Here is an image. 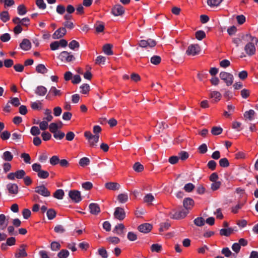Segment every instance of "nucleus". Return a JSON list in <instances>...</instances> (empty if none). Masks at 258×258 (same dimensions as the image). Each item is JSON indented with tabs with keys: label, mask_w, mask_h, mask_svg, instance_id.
I'll return each instance as SVG.
<instances>
[{
	"label": "nucleus",
	"mask_w": 258,
	"mask_h": 258,
	"mask_svg": "<svg viewBox=\"0 0 258 258\" xmlns=\"http://www.w3.org/2000/svg\"><path fill=\"white\" fill-rule=\"evenodd\" d=\"M231 37L232 42L237 47L241 43H246L250 40L258 42V39L252 36L250 33H229Z\"/></svg>",
	"instance_id": "1"
},
{
	"label": "nucleus",
	"mask_w": 258,
	"mask_h": 258,
	"mask_svg": "<svg viewBox=\"0 0 258 258\" xmlns=\"http://www.w3.org/2000/svg\"><path fill=\"white\" fill-rule=\"evenodd\" d=\"M84 136L92 147L96 146V143L99 141V135H93L90 131L85 132Z\"/></svg>",
	"instance_id": "2"
},
{
	"label": "nucleus",
	"mask_w": 258,
	"mask_h": 258,
	"mask_svg": "<svg viewBox=\"0 0 258 258\" xmlns=\"http://www.w3.org/2000/svg\"><path fill=\"white\" fill-rule=\"evenodd\" d=\"M220 79L224 81L227 86L231 85L233 82V76L229 73L221 72L219 74Z\"/></svg>",
	"instance_id": "3"
},
{
	"label": "nucleus",
	"mask_w": 258,
	"mask_h": 258,
	"mask_svg": "<svg viewBox=\"0 0 258 258\" xmlns=\"http://www.w3.org/2000/svg\"><path fill=\"white\" fill-rule=\"evenodd\" d=\"M58 58L62 61L70 62L75 60V56L71 54V52H68L67 51H62L59 56Z\"/></svg>",
	"instance_id": "4"
},
{
	"label": "nucleus",
	"mask_w": 258,
	"mask_h": 258,
	"mask_svg": "<svg viewBox=\"0 0 258 258\" xmlns=\"http://www.w3.org/2000/svg\"><path fill=\"white\" fill-rule=\"evenodd\" d=\"M246 42H247V43L244 47L245 52L248 55H252L254 54L255 52V47L254 45L256 44L257 42H255L252 40L247 41Z\"/></svg>",
	"instance_id": "5"
},
{
	"label": "nucleus",
	"mask_w": 258,
	"mask_h": 258,
	"mask_svg": "<svg viewBox=\"0 0 258 258\" xmlns=\"http://www.w3.org/2000/svg\"><path fill=\"white\" fill-rule=\"evenodd\" d=\"M69 196L76 203H79L82 200L80 191L77 190H71L69 192Z\"/></svg>",
	"instance_id": "6"
},
{
	"label": "nucleus",
	"mask_w": 258,
	"mask_h": 258,
	"mask_svg": "<svg viewBox=\"0 0 258 258\" xmlns=\"http://www.w3.org/2000/svg\"><path fill=\"white\" fill-rule=\"evenodd\" d=\"M200 51V47L198 44H191L188 47L186 53L188 55L194 56L198 54Z\"/></svg>",
	"instance_id": "7"
},
{
	"label": "nucleus",
	"mask_w": 258,
	"mask_h": 258,
	"mask_svg": "<svg viewBox=\"0 0 258 258\" xmlns=\"http://www.w3.org/2000/svg\"><path fill=\"white\" fill-rule=\"evenodd\" d=\"M35 192L45 197L50 196V192L44 185L36 186L35 188Z\"/></svg>",
	"instance_id": "8"
},
{
	"label": "nucleus",
	"mask_w": 258,
	"mask_h": 258,
	"mask_svg": "<svg viewBox=\"0 0 258 258\" xmlns=\"http://www.w3.org/2000/svg\"><path fill=\"white\" fill-rule=\"evenodd\" d=\"M114 216L116 219L120 221L123 220L125 217V213L124 209L120 207L116 208L114 212Z\"/></svg>",
	"instance_id": "9"
},
{
	"label": "nucleus",
	"mask_w": 258,
	"mask_h": 258,
	"mask_svg": "<svg viewBox=\"0 0 258 258\" xmlns=\"http://www.w3.org/2000/svg\"><path fill=\"white\" fill-rule=\"evenodd\" d=\"M112 13L115 16H121L124 14V9L120 5L117 4L112 8Z\"/></svg>",
	"instance_id": "10"
},
{
	"label": "nucleus",
	"mask_w": 258,
	"mask_h": 258,
	"mask_svg": "<svg viewBox=\"0 0 258 258\" xmlns=\"http://www.w3.org/2000/svg\"><path fill=\"white\" fill-rule=\"evenodd\" d=\"M153 226L149 223H144L139 225L138 229L139 231L144 233H149L152 229Z\"/></svg>",
	"instance_id": "11"
},
{
	"label": "nucleus",
	"mask_w": 258,
	"mask_h": 258,
	"mask_svg": "<svg viewBox=\"0 0 258 258\" xmlns=\"http://www.w3.org/2000/svg\"><path fill=\"white\" fill-rule=\"evenodd\" d=\"M194 201L190 198H186L183 201V206L185 209L188 211L194 206Z\"/></svg>",
	"instance_id": "12"
},
{
	"label": "nucleus",
	"mask_w": 258,
	"mask_h": 258,
	"mask_svg": "<svg viewBox=\"0 0 258 258\" xmlns=\"http://www.w3.org/2000/svg\"><path fill=\"white\" fill-rule=\"evenodd\" d=\"M89 209L91 214L95 215H98L100 212V208L97 203H91L89 205Z\"/></svg>",
	"instance_id": "13"
},
{
	"label": "nucleus",
	"mask_w": 258,
	"mask_h": 258,
	"mask_svg": "<svg viewBox=\"0 0 258 258\" xmlns=\"http://www.w3.org/2000/svg\"><path fill=\"white\" fill-rule=\"evenodd\" d=\"M26 246L24 244H21L20 248L18 250V252L15 253V256L16 258H20L22 257H26L27 256V253L25 250V247Z\"/></svg>",
	"instance_id": "14"
},
{
	"label": "nucleus",
	"mask_w": 258,
	"mask_h": 258,
	"mask_svg": "<svg viewBox=\"0 0 258 258\" xmlns=\"http://www.w3.org/2000/svg\"><path fill=\"white\" fill-rule=\"evenodd\" d=\"M9 224L8 219H6V216L3 214H0V230H4L8 226Z\"/></svg>",
	"instance_id": "15"
},
{
	"label": "nucleus",
	"mask_w": 258,
	"mask_h": 258,
	"mask_svg": "<svg viewBox=\"0 0 258 258\" xmlns=\"http://www.w3.org/2000/svg\"><path fill=\"white\" fill-rule=\"evenodd\" d=\"M20 47L23 50L27 51L31 49V43L28 39L25 38L20 43Z\"/></svg>",
	"instance_id": "16"
},
{
	"label": "nucleus",
	"mask_w": 258,
	"mask_h": 258,
	"mask_svg": "<svg viewBox=\"0 0 258 258\" xmlns=\"http://www.w3.org/2000/svg\"><path fill=\"white\" fill-rule=\"evenodd\" d=\"M105 187L109 190H116L119 189L120 185L117 182H109L105 184Z\"/></svg>",
	"instance_id": "17"
},
{
	"label": "nucleus",
	"mask_w": 258,
	"mask_h": 258,
	"mask_svg": "<svg viewBox=\"0 0 258 258\" xmlns=\"http://www.w3.org/2000/svg\"><path fill=\"white\" fill-rule=\"evenodd\" d=\"M7 189L11 194H17L18 192V186L16 183H10L7 185Z\"/></svg>",
	"instance_id": "18"
},
{
	"label": "nucleus",
	"mask_w": 258,
	"mask_h": 258,
	"mask_svg": "<svg viewBox=\"0 0 258 258\" xmlns=\"http://www.w3.org/2000/svg\"><path fill=\"white\" fill-rule=\"evenodd\" d=\"M47 89L43 86H38L35 90V94L39 96H43L47 93Z\"/></svg>",
	"instance_id": "19"
},
{
	"label": "nucleus",
	"mask_w": 258,
	"mask_h": 258,
	"mask_svg": "<svg viewBox=\"0 0 258 258\" xmlns=\"http://www.w3.org/2000/svg\"><path fill=\"white\" fill-rule=\"evenodd\" d=\"M60 126L54 122L51 123L49 125V131L54 135L56 132L58 131L59 128H60L62 126V123L60 121Z\"/></svg>",
	"instance_id": "20"
},
{
	"label": "nucleus",
	"mask_w": 258,
	"mask_h": 258,
	"mask_svg": "<svg viewBox=\"0 0 258 258\" xmlns=\"http://www.w3.org/2000/svg\"><path fill=\"white\" fill-rule=\"evenodd\" d=\"M124 229V225L123 224H119L115 226L113 230V232L119 235H121L123 234Z\"/></svg>",
	"instance_id": "21"
},
{
	"label": "nucleus",
	"mask_w": 258,
	"mask_h": 258,
	"mask_svg": "<svg viewBox=\"0 0 258 258\" xmlns=\"http://www.w3.org/2000/svg\"><path fill=\"white\" fill-rule=\"evenodd\" d=\"M210 97L213 99L215 102L219 101L221 98V94L218 91H211L210 94Z\"/></svg>",
	"instance_id": "22"
},
{
	"label": "nucleus",
	"mask_w": 258,
	"mask_h": 258,
	"mask_svg": "<svg viewBox=\"0 0 258 258\" xmlns=\"http://www.w3.org/2000/svg\"><path fill=\"white\" fill-rule=\"evenodd\" d=\"M112 45L110 44H106L103 46V51L105 54L108 55H111L113 54V51L112 50Z\"/></svg>",
	"instance_id": "23"
},
{
	"label": "nucleus",
	"mask_w": 258,
	"mask_h": 258,
	"mask_svg": "<svg viewBox=\"0 0 258 258\" xmlns=\"http://www.w3.org/2000/svg\"><path fill=\"white\" fill-rule=\"evenodd\" d=\"M233 232V229L232 228H223L220 230V234L221 236L228 237Z\"/></svg>",
	"instance_id": "24"
},
{
	"label": "nucleus",
	"mask_w": 258,
	"mask_h": 258,
	"mask_svg": "<svg viewBox=\"0 0 258 258\" xmlns=\"http://www.w3.org/2000/svg\"><path fill=\"white\" fill-rule=\"evenodd\" d=\"M254 111L252 109H250L248 111H245L243 115L245 118L248 119L250 121H251L254 119Z\"/></svg>",
	"instance_id": "25"
},
{
	"label": "nucleus",
	"mask_w": 258,
	"mask_h": 258,
	"mask_svg": "<svg viewBox=\"0 0 258 258\" xmlns=\"http://www.w3.org/2000/svg\"><path fill=\"white\" fill-rule=\"evenodd\" d=\"M2 158L5 161L7 162L11 161L13 160V155L12 154L11 152L10 151H5L4 152Z\"/></svg>",
	"instance_id": "26"
},
{
	"label": "nucleus",
	"mask_w": 258,
	"mask_h": 258,
	"mask_svg": "<svg viewBox=\"0 0 258 258\" xmlns=\"http://www.w3.org/2000/svg\"><path fill=\"white\" fill-rule=\"evenodd\" d=\"M154 197L152 194H147L144 198V202L149 205H152V202L154 200Z\"/></svg>",
	"instance_id": "27"
},
{
	"label": "nucleus",
	"mask_w": 258,
	"mask_h": 258,
	"mask_svg": "<svg viewBox=\"0 0 258 258\" xmlns=\"http://www.w3.org/2000/svg\"><path fill=\"white\" fill-rule=\"evenodd\" d=\"M48 219L50 220L53 219L56 216V212L53 209H49L46 212Z\"/></svg>",
	"instance_id": "28"
},
{
	"label": "nucleus",
	"mask_w": 258,
	"mask_h": 258,
	"mask_svg": "<svg viewBox=\"0 0 258 258\" xmlns=\"http://www.w3.org/2000/svg\"><path fill=\"white\" fill-rule=\"evenodd\" d=\"M36 71L38 73L44 74L47 72L48 70L43 64H39L36 67Z\"/></svg>",
	"instance_id": "29"
},
{
	"label": "nucleus",
	"mask_w": 258,
	"mask_h": 258,
	"mask_svg": "<svg viewBox=\"0 0 258 258\" xmlns=\"http://www.w3.org/2000/svg\"><path fill=\"white\" fill-rule=\"evenodd\" d=\"M64 192L61 189H57L53 194V197L58 200H62L64 196Z\"/></svg>",
	"instance_id": "30"
},
{
	"label": "nucleus",
	"mask_w": 258,
	"mask_h": 258,
	"mask_svg": "<svg viewBox=\"0 0 258 258\" xmlns=\"http://www.w3.org/2000/svg\"><path fill=\"white\" fill-rule=\"evenodd\" d=\"M128 198L127 194H120L117 196V200L121 203H124L128 201Z\"/></svg>",
	"instance_id": "31"
},
{
	"label": "nucleus",
	"mask_w": 258,
	"mask_h": 258,
	"mask_svg": "<svg viewBox=\"0 0 258 258\" xmlns=\"http://www.w3.org/2000/svg\"><path fill=\"white\" fill-rule=\"evenodd\" d=\"M223 129L220 126H213L211 130V133L214 136H217L222 133Z\"/></svg>",
	"instance_id": "32"
},
{
	"label": "nucleus",
	"mask_w": 258,
	"mask_h": 258,
	"mask_svg": "<svg viewBox=\"0 0 258 258\" xmlns=\"http://www.w3.org/2000/svg\"><path fill=\"white\" fill-rule=\"evenodd\" d=\"M222 2V0H208L207 4L211 7H217Z\"/></svg>",
	"instance_id": "33"
},
{
	"label": "nucleus",
	"mask_w": 258,
	"mask_h": 258,
	"mask_svg": "<svg viewBox=\"0 0 258 258\" xmlns=\"http://www.w3.org/2000/svg\"><path fill=\"white\" fill-rule=\"evenodd\" d=\"M70 252L67 249H61L58 253L57 256L59 258H67L69 255Z\"/></svg>",
	"instance_id": "34"
},
{
	"label": "nucleus",
	"mask_w": 258,
	"mask_h": 258,
	"mask_svg": "<svg viewBox=\"0 0 258 258\" xmlns=\"http://www.w3.org/2000/svg\"><path fill=\"white\" fill-rule=\"evenodd\" d=\"M17 10L19 15H24L27 12L26 7L24 5H19L17 8Z\"/></svg>",
	"instance_id": "35"
},
{
	"label": "nucleus",
	"mask_w": 258,
	"mask_h": 258,
	"mask_svg": "<svg viewBox=\"0 0 258 258\" xmlns=\"http://www.w3.org/2000/svg\"><path fill=\"white\" fill-rule=\"evenodd\" d=\"M44 114L46 117H44L43 120H46L47 121H50L53 118L51 115V110L49 109H46L44 111Z\"/></svg>",
	"instance_id": "36"
},
{
	"label": "nucleus",
	"mask_w": 258,
	"mask_h": 258,
	"mask_svg": "<svg viewBox=\"0 0 258 258\" xmlns=\"http://www.w3.org/2000/svg\"><path fill=\"white\" fill-rule=\"evenodd\" d=\"M194 222L198 226H202L205 224V221L203 217H198L194 220Z\"/></svg>",
	"instance_id": "37"
},
{
	"label": "nucleus",
	"mask_w": 258,
	"mask_h": 258,
	"mask_svg": "<svg viewBox=\"0 0 258 258\" xmlns=\"http://www.w3.org/2000/svg\"><path fill=\"white\" fill-rule=\"evenodd\" d=\"M151 250L152 252H159L162 250V245L158 243L153 244L151 246Z\"/></svg>",
	"instance_id": "38"
},
{
	"label": "nucleus",
	"mask_w": 258,
	"mask_h": 258,
	"mask_svg": "<svg viewBox=\"0 0 258 258\" xmlns=\"http://www.w3.org/2000/svg\"><path fill=\"white\" fill-rule=\"evenodd\" d=\"M134 170L138 172L142 171L144 169V166L139 162H136L133 165Z\"/></svg>",
	"instance_id": "39"
},
{
	"label": "nucleus",
	"mask_w": 258,
	"mask_h": 258,
	"mask_svg": "<svg viewBox=\"0 0 258 258\" xmlns=\"http://www.w3.org/2000/svg\"><path fill=\"white\" fill-rule=\"evenodd\" d=\"M0 19L4 22L8 21L10 19L9 15L8 12L4 11L0 14Z\"/></svg>",
	"instance_id": "40"
},
{
	"label": "nucleus",
	"mask_w": 258,
	"mask_h": 258,
	"mask_svg": "<svg viewBox=\"0 0 258 258\" xmlns=\"http://www.w3.org/2000/svg\"><path fill=\"white\" fill-rule=\"evenodd\" d=\"M161 60V58L158 55H154L150 59L151 62L155 65H158L159 64Z\"/></svg>",
	"instance_id": "41"
},
{
	"label": "nucleus",
	"mask_w": 258,
	"mask_h": 258,
	"mask_svg": "<svg viewBox=\"0 0 258 258\" xmlns=\"http://www.w3.org/2000/svg\"><path fill=\"white\" fill-rule=\"evenodd\" d=\"M31 107L34 110H41L42 103L39 101L33 102L31 103Z\"/></svg>",
	"instance_id": "42"
},
{
	"label": "nucleus",
	"mask_w": 258,
	"mask_h": 258,
	"mask_svg": "<svg viewBox=\"0 0 258 258\" xmlns=\"http://www.w3.org/2000/svg\"><path fill=\"white\" fill-rule=\"evenodd\" d=\"M38 176L41 179H46L49 176V173L45 170H41L37 173Z\"/></svg>",
	"instance_id": "43"
},
{
	"label": "nucleus",
	"mask_w": 258,
	"mask_h": 258,
	"mask_svg": "<svg viewBox=\"0 0 258 258\" xmlns=\"http://www.w3.org/2000/svg\"><path fill=\"white\" fill-rule=\"evenodd\" d=\"M159 231L163 232L166 231L169 229L170 226V224L167 222L164 223H161L160 225Z\"/></svg>",
	"instance_id": "44"
},
{
	"label": "nucleus",
	"mask_w": 258,
	"mask_h": 258,
	"mask_svg": "<svg viewBox=\"0 0 258 258\" xmlns=\"http://www.w3.org/2000/svg\"><path fill=\"white\" fill-rule=\"evenodd\" d=\"M189 157L188 153L184 151H182L178 153V158L181 160H185Z\"/></svg>",
	"instance_id": "45"
},
{
	"label": "nucleus",
	"mask_w": 258,
	"mask_h": 258,
	"mask_svg": "<svg viewBox=\"0 0 258 258\" xmlns=\"http://www.w3.org/2000/svg\"><path fill=\"white\" fill-rule=\"evenodd\" d=\"M90 163V160L87 157H83L79 161V165L82 167H84L89 165Z\"/></svg>",
	"instance_id": "46"
},
{
	"label": "nucleus",
	"mask_w": 258,
	"mask_h": 258,
	"mask_svg": "<svg viewBox=\"0 0 258 258\" xmlns=\"http://www.w3.org/2000/svg\"><path fill=\"white\" fill-rule=\"evenodd\" d=\"M219 165L222 167H227L229 165V162L226 158H223L219 160Z\"/></svg>",
	"instance_id": "47"
},
{
	"label": "nucleus",
	"mask_w": 258,
	"mask_h": 258,
	"mask_svg": "<svg viewBox=\"0 0 258 258\" xmlns=\"http://www.w3.org/2000/svg\"><path fill=\"white\" fill-rule=\"evenodd\" d=\"M15 174L16 176V178H17V179H22L24 178V177L25 176L26 172L24 170L21 169L16 171L15 172Z\"/></svg>",
	"instance_id": "48"
},
{
	"label": "nucleus",
	"mask_w": 258,
	"mask_h": 258,
	"mask_svg": "<svg viewBox=\"0 0 258 258\" xmlns=\"http://www.w3.org/2000/svg\"><path fill=\"white\" fill-rule=\"evenodd\" d=\"M98 254L102 258H107L108 254L106 250L104 247H101L98 250Z\"/></svg>",
	"instance_id": "49"
},
{
	"label": "nucleus",
	"mask_w": 258,
	"mask_h": 258,
	"mask_svg": "<svg viewBox=\"0 0 258 258\" xmlns=\"http://www.w3.org/2000/svg\"><path fill=\"white\" fill-rule=\"evenodd\" d=\"M54 231L57 233H63L66 231V229L62 225H57L54 227Z\"/></svg>",
	"instance_id": "50"
},
{
	"label": "nucleus",
	"mask_w": 258,
	"mask_h": 258,
	"mask_svg": "<svg viewBox=\"0 0 258 258\" xmlns=\"http://www.w3.org/2000/svg\"><path fill=\"white\" fill-rule=\"evenodd\" d=\"M81 93L84 94L88 93L90 90V86L87 84H83L80 86Z\"/></svg>",
	"instance_id": "51"
},
{
	"label": "nucleus",
	"mask_w": 258,
	"mask_h": 258,
	"mask_svg": "<svg viewBox=\"0 0 258 258\" xmlns=\"http://www.w3.org/2000/svg\"><path fill=\"white\" fill-rule=\"evenodd\" d=\"M60 244L56 241H53L50 245L51 249L52 251H57L60 248Z\"/></svg>",
	"instance_id": "52"
},
{
	"label": "nucleus",
	"mask_w": 258,
	"mask_h": 258,
	"mask_svg": "<svg viewBox=\"0 0 258 258\" xmlns=\"http://www.w3.org/2000/svg\"><path fill=\"white\" fill-rule=\"evenodd\" d=\"M9 103H10L15 107H17L20 105V102L19 98L17 97H11V100L9 101Z\"/></svg>",
	"instance_id": "53"
},
{
	"label": "nucleus",
	"mask_w": 258,
	"mask_h": 258,
	"mask_svg": "<svg viewBox=\"0 0 258 258\" xmlns=\"http://www.w3.org/2000/svg\"><path fill=\"white\" fill-rule=\"evenodd\" d=\"M30 133L34 136L39 135L40 134V129L36 126H33L30 130Z\"/></svg>",
	"instance_id": "54"
},
{
	"label": "nucleus",
	"mask_w": 258,
	"mask_h": 258,
	"mask_svg": "<svg viewBox=\"0 0 258 258\" xmlns=\"http://www.w3.org/2000/svg\"><path fill=\"white\" fill-rule=\"evenodd\" d=\"M50 163L51 165L53 166H55L59 163V159L58 156H53L51 158H50L49 160Z\"/></svg>",
	"instance_id": "55"
},
{
	"label": "nucleus",
	"mask_w": 258,
	"mask_h": 258,
	"mask_svg": "<svg viewBox=\"0 0 258 258\" xmlns=\"http://www.w3.org/2000/svg\"><path fill=\"white\" fill-rule=\"evenodd\" d=\"M106 240L111 243L116 244L120 242V239L117 237H109L106 238Z\"/></svg>",
	"instance_id": "56"
},
{
	"label": "nucleus",
	"mask_w": 258,
	"mask_h": 258,
	"mask_svg": "<svg viewBox=\"0 0 258 258\" xmlns=\"http://www.w3.org/2000/svg\"><path fill=\"white\" fill-rule=\"evenodd\" d=\"M79 46L80 45L79 42L75 40H72L69 44L70 48L73 50H75L76 48H78Z\"/></svg>",
	"instance_id": "57"
},
{
	"label": "nucleus",
	"mask_w": 258,
	"mask_h": 258,
	"mask_svg": "<svg viewBox=\"0 0 258 258\" xmlns=\"http://www.w3.org/2000/svg\"><path fill=\"white\" fill-rule=\"evenodd\" d=\"M240 94L243 99H246L250 95V91L248 89H243L241 91Z\"/></svg>",
	"instance_id": "58"
},
{
	"label": "nucleus",
	"mask_w": 258,
	"mask_h": 258,
	"mask_svg": "<svg viewBox=\"0 0 258 258\" xmlns=\"http://www.w3.org/2000/svg\"><path fill=\"white\" fill-rule=\"evenodd\" d=\"M195 188V185L191 183H188L186 184L183 189L185 190V191L189 192H191Z\"/></svg>",
	"instance_id": "59"
},
{
	"label": "nucleus",
	"mask_w": 258,
	"mask_h": 258,
	"mask_svg": "<svg viewBox=\"0 0 258 258\" xmlns=\"http://www.w3.org/2000/svg\"><path fill=\"white\" fill-rule=\"evenodd\" d=\"M53 135L55 139L58 140L62 139L65 136L64 133L59 130Z\"/></svg>",
	"instance_id": "60"
},
{
	"label": "nucleus",
	"mask_w": 258,
	"mask_h": 258,
	"mask_svg": "<svg viewBox=\"0 0 258 258\" xmlns=\"http://www.w3.org/2000/svg\"><path fill=\"white\" fill-rule=\"evenodd\" d=\"M63 26L66 27L68 30H72L74 27V25L73 22L70 21H67L63 23Z\"/></svg>",
	"instance_id": "61"
},
{
	"label": "nucleus",
	"mask_w": 258,
	"mask_h": 258,
	"mask_svg": "<svg viewBox=\"0 0 258 258\" xmlns=\"http://www.w3.org/2000/svg\"><path fill=\"white\" fill-rule=\"evenodd\" d=\"M36 4L40 9L44 10L46 7V5L43 0H36Z\"/></svg>",
	"instance_id": "62"
},
{
	"label": "nucleus",
	"mask_w": 258,
	"mask_h": 258,
	"mask_svg": "<svg viewBox=\"0 0 258 258\" xmlns=\"http://www.w3.org/2000/svg\"><path fill=\"white\" fill-rule=\"evenodd\" d=\"M49 93H53V95L55 96H60L61 95L60 90H57L55 87L53 86L51 87Z\"/></svg>",
	"instance_id": "63"
},
{
	"label": "nucleus",
	"mask_w": 258,
	"mask_h": 258,
	"mask_svg": "<svg viewBox=\"0 0 258 258\" xmlns=\"http://www.w3.org/2000/svg\"><path fill=\"white\" fill-rule=\"evenodd\" d=\"M222 253L224 254L226 257H229L233 253L230 251L228 247H224L222 249Z\"/></svg>",
	"instance_id": "64"
}]
</instances>
